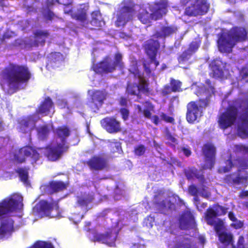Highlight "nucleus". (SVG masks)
<instances>
[{
	"label": "nucleus",
	"instance_id": "1",
	"mask_svg": "<svg viewBox=\"0 0 248 248\" xmlns=\"http://www.w3.org/2000/svg\"><path fill=\"white\" fill-rule=\"evenodd\" d=\"M1 77L13 92L19 90L20 84H27L31 77V74L28 66L10 63L5 66L0 74Z\"/></svg>",
	"mask_w": 248,
	"mask_h": 248
},
{
	"label": "nucleus",
	"instance_id": "2",
	"mask_svg": "<svg viewBox=\"0 0 248 248\" xmlns=\"http://www.w3.org/2000/svg\"><path fill=\"white\" fill-rule=\"evenodd\" d=\"M54 132L61 142L57 143L55 146L48 145L45 147L46 156L51 161L59 160L63 153L68 151L69 146L66 139L70 135L71 130L67 125H63L57 127Z\"/></svg>",
	"mask_w": 248,
	"mask_h": 248
},
{
	"label": "nucleus",
	"instance_id": "3",
	"mask_svg": "<svg viewBox=\"0 0 248 248\" xmlns=\"http://www.w3.org/2000/svg\"><path fill=\"white\" fill-rule=\"evenodd\" d=\"M169 3L167 0H160L149 5V13L146 10L143 9L138 14V19L144 24L150 23L151 19L157 20L162 18L168 11Z\"/></svg>",
	"mask_w": 248,
	"mask_h": 248
},
{
	"label": "nucleus",
	"instance_id": "4",
	"mask_svg": "<svg viewBox=\"0 0 248 248\" xmlns=\"http://www.w3.org/2000/svg\"><path fill=\"white\" fill-rule=\"evenodd\" d=\"M135 77L139 79L138 83L127 81L125 88V93L128 96H136L138 99L142 98V94L149 96L152 90L149 87V82L143 78L139 70L133 72Z\"/></svg>",
	"mask_w": 248,
	"mask_h": 248
},
{
	"label": "nucleus",
	"instance_id": "5",
	"mask_svg": "<svg viewBox=\"0 0 248 248\" xmlns=\"http://www.w3.org/2000/svg\"><path fill=\"white\" fill-rule=\"evenodd\" d=\"M210 97L209 95L205 98L192 101L187 104L186 118L189 124H194L202 115L203 108L209 105Z\"/></svg>",
	"mask_w": 248,
	"mask_h": 248
},
{
	"label": "nucleus",
	"instance_id": "6",
	"mask_svg": "<svg viewBox=\"0 0 248 248\" xmlns=\"http://www.w3.org/2000/svg\"><path fill=\"white\" fill-rule=\"evenodd\" d=\"M34 215L41 217H61L58 204L55 201L48 202L46 200L40 201L32 208Z\"/></svg>",
	"mask_w": 248,
	"mask_h": 248
},
{
	"label": "nucleus",
	"instance_id": "7",
	"mask_svg": "<svg viewBox=\"0 0 248 248\" xmlns=\"http://www.w3.org/2000/svg\"><path fill=\"white\" fill-rule=\"evenodd\" d=\"M114 58L115 61L112 62L108 56L106 57L102 61L93 65V70L97 74L103 75L113 72L117 66L122 68L124 65L122 55L116 53Z\"/></svg>",
	"mask_w": 248,
	"mask_h": 248
},
{
	"label": "nucleus",
	"instance_id": "8",
	"mask_svg": "<svg viewBox=\"0 0 248 248\" xmlns=\"http://www.w3.org/2000/svg\"><path fill=\"white\" fill-rule=\"evenodd\" d=\"M23 198L21 195L14 193L5 198L0 202V218L17 211L20 204H22Z\"/></svg>",
	"mask_w": 248,
	"mask_h": 248
},
{
	"label": "nucleus",
	"instance_id": "9",
	"mask_svg": "<svg viewBox=\"0 0 248 248\" xmlns=\"http://www.w3.org/2000/svg\"><path fill=\"white\" fill-rule=\"evenodd\" d=\"M227 208L219 205L218 203L213 205V207H209L205 213V219L207 224L214 226L216 233L218 235L223 228L222 221L219 219L217 222L216 219L217 217L224 215L227 213Z\"/></svg>",
	"mask_w": 248,
	"mask_h": 248
},
{
	"label": "nucleus",
	"instance_id": "10",
	"mask_svg": "<svg viewBox=\"0 0 248 248\" xmlns=\"http://www.w3.org/2000/svg\"><path fill=\"white\" fill-rule=\"evenodd\" d=\"M238 115L237 107L233 105H229L218 117L217 123L219 128L225 130L232 126L236 121Z\"/></svg>",
	"mask_w": 248,
	"mask_h": 248
},
{
	"label": "nucleus",
	"instance_id": "11",
	"mask_svg": "<svg viewBox=\"0 0 248 248\" xmlns=\"http://www.w3.org/2000/svg\"><path fill=\"white\" fill-rule=\"evenodd\" d=\"M225 166L219 167L217 169L219 173H226L230 171L234 166L238 168L237 170H239L240 172L244 174L248 173L245 170H248V159L242 156H238L236 158L232 160V155H230L229 158L225 161Z\"/></svg>",
	"mask_w": 248,
	"mask_h": 248
},
{
	"label": "nucleus",
	"instance_id": "12",
	"mask_svg": "<svg viewBox=\"0 0 248 248\" xmlns=\"http://www.w3.org/2000/svg\"><path fill=\"white\" fill-rule=\"evenodd\" d=\"M26 157H30L31 164L35 163L40 158V154L33 147L25 146L19 149L18 152L15 154V159L18 163L25 162Z\"/></svg>",
	"mask_w": 248,
	"mask_h": 248
},
{
	"label": "nucleus",
	"instance_id": "13",
	"mask_svg": "<svg viewBox=\"0 0 248 248\" xmlns=\"http://www.w3.org/2000/svg\"><path fill=\"white\" fill-rule=\"evenodd\" d=\"M209 4L206 0H194L191 5L186 7L185 15L188 16H196L205 15L208 11Z\"/></svg>",
	"mask_w": 248,
	"mask_h": 248
},
{
	"label": "nucleus",
	"instance_id": "14",
	"mask_svg": "<svg viewBox=\"0 0 248 248\" xmlns=\"http://www.w3.org/2000/svg\"><path fill=\"white\" fill-rule=\"evenodd\" d=\"M202 152L205 158V163L202 166V168L203 170H211L215 164L216 154L215 147L212 143H206L202 146Z\"/></svg>",
	"mask_w": 248,
	"mask_h": 248
},
{
	"label": "nucleus",
	"instance_id": "15",
	"mask_svg": "<svg viewBox=\"0 0 248 248\" xmlns=\"http://www.w3.org/2000/svg\"><path fill=\"white\" fill-rule=\"evenodd\" d=\"M248 180V173L243 175L240 172L239 170L236 171L226 174L223 178V183L230 186H235L239 185H247Z\"/></svg>",
	"mask_w": 248,
	"mask_h": 248
},
{
	"label": "nucleus",
	"instance_id": "16",
	"mask_svg": "<svg viewBox=\"0 0 248 248\" xmlns=\"http://www.w3.org/2000/svg\"><path fill=\"white\" fill-rule=\"evenodd\" d=\"M134 10L128 6L122 7L117 12L115 25L117 27H124L133 19Z\"/></svg>",
	"mask_w": 248,
	"mask_h": 248
},
{
	"label": "nucleus",
	"instance_id": "17",
	"mask_svg": "<svg viewBox=\"0 0 248 248\" xmlns=\"http://www.w3.org/2000/svg\"><path fill=\"white\" fill-rule=\"evenodd\" d=\"M38 120V118L36 114H32L20 118L18 122L19 130L22 133H26L28 130L33 129Z\"/></svg>",
	"mask_w": 248,
	"mask_h": 248
},
{
	"label": "nucleus",
	"instance_id": "18",
	"mask_svg": "<svg viewBox=\"0 0 248 248\" xmlns=\"http://www.w3.org/2000/svg\"><path fill=\"white\" fill-rule=\"evenodd\" d=\"M107 93L105 91L95 90L91 95V100L89 101L90 107L95 110H98L106 99Z\"/></svg>",
	"mask_w": 248,
	"mask_h": 248
},
{
	"label": "nucleus",
	"instance_id": "19",
	"mask_svg": "<svg viewBox=\"0 0 248 248\" xmlns=\"http://www.w3.org/2000/svg\"><path fill=\"white\" fill-rule=\"evenodd\" d=\"M101 126L109 133H116L121 130L120 122L112 117H107L101 120Z\"/></svg>",
	"mask_w": 248,
	"mask_h": 248
},
{
	"label": "nucleus",
	"instance_id": "20",
	"mask_svg": "<svg viewBox=\"0 0 248 248\" xmlns=\"http://www.w3.org/2000/svg\"><path fill=\"white\" fill-rule=\"evenodd\" d=\"M86 164L91 170H101L107 167L108 161L106 158L95 155L86 161Z\"/></svg>",
	"mask_w": 248,
	"mask_h": 248
},
{
	"label": "nucleus",
	"instance_id": "21",
	"mask_svg": "<svg viewBox=\"0 0 248 248\" xmlns=\"http://www.w3.org/2000/svg\"><path fill=\"white\" fill-rule=\"evenodd\" d=\"M117 236V232H113L112 231L109 230L105 233H96L94 235L93 238L98 242H101L112 247L115 245Z\"/></svg>",
	"mask_w": 248,
	"mask_h": 248
},
{
	"label": "nucleus",
	"instance_id": "22",
	"mask_svg": "<svg viewBox=\"0 0 248 248\" xmlns=\"http://www.w3.org/2000/svg\"><path fill=\"white\" fill-rule=\"evenodd\" d=\"M195 223L194 217L190 210L182 212L179 219V227L181 230L188 229Z\"/></svg>",
	"mask_w": 248,
	"mask_h": 248
},
{
	"label": "nucleus",
	"instance_id": "23",
	"mask_svg": "<svg viewBox=\"0 0 248 248\" xmlns=\"http://www.w3.org/2000/svg\"><path fill=\"white\" fill-rule=\"evenodd\" d=\"M160 46L159 41L153 39L147 40L143 45L145 53L148 57H151L152 58H154V56H157Z\"/></svg>",
	"mask_w": 248,
	"mask_h": 248
},
{
	"label": "nucleus",
	"instance_id": "24",
	"mask_svg": "<svg viewBox=\"0 0 248 248\" xmlns=\"http://www.w3.org/2000/svg\"><path fill=\"white\" fill-rule=\"evenodd\" d=\"M228 36L230 37L235 44L237 42H244L247 40V31L245 28L241 27H233Z\"/></svg>",
	"mask_w": 248,
	"mask_h": 248
},
{
	"label": "nucleus",
	"instance_id": "25",
	"mask_svg": "<svg viewBox=\"0 0 248 248\" xmlns=\"http://www.w3.org/2000/svg\"><path fill=\"white\" fill-rule=\"evenodd\" d=\"M219 51L221 53H230L232 48L235 45L232 39L228 36L227 37L221 36L217 41Z\"/></svg>",
	"mask_w": 248,
	"mask_h": 248
},
{
	"label": "nucleus",
	"instance_id": "26",
	"mask_svg": "<svg viewBox=\"0 0 248 248\" xmlns=\"http://www.w3.org/2000/svg\"><path fill=\"white\" fill-rule=\"evenodd\" d=\"M14 231V221L8 217L1 220L0 223V238L11 235Z\"/></svg>",
	"mask_w": 248,
	"mask_h": 248
},
{
	"label": "nucleus",
	"instance_id": "27",
	"mask_svg": "<svg viewBox=\"0 0 248 248\" xmlns=\"http://www.w3.org/2000/svg\"><path fill=\"white\" fill-rule=\"evenodd\" d=\"M64 13L70 14L71 17L73 19L81 23V26L82 27H86L85 25H87L89 23L87 11L84 8L78 9L77 12L75 13H73L71 9L68 11H65Z\"/></svg>",
	"mask_w": 248,
	"mask_h": 248
},
{
	"label": "nucleus",
	"instance_id": "28",
	"mask_svg": "<svg viewBox=\"0 0 248 248\" xmlns=\"http://www.w3.org/2000/svg\"><path fill=\"white\" fill-rule=\"evenodd\" d=\"M50 33L47 30H37L33 32L34 41L32 46L37 47L39 46H44L46 39L48 38Z\"/></svg>",
	"mask_w": 248,
	"mask_h": 248
},
{
	"label": "nucleus",
	"instance_id": "29",
	"mask_svg": "<svg viewBox=\"0 0 248 248\" xmlns=\"http://www.w3.org/2000/svg\"><path fill=\"white\" fill-rule=\"evenodd\" d=\"M63 60V55L59 52L50 53L48 56L46 64V68L50 70L58 67L59 64Z\"/></svg>",
	"mask_w": 248,
	"mask_h": 248
},
{
	"label": "nucleus",
	"instance_id": "30",
	"mask_svg": "<svg viewBox=\"0 0 248 248\" xmlns=\"http://www.w3.org/2000/svg\"><path fill=\"white\" fill-rule=\"evenodd\" d=\"M67 185L62 181H51L46 186L48 192L51 194L66 189Z\"/></svg>",
	"mask_w": 248,
	"mask_h": 248
},
{
	"label": "nucleus",
	"instance_id": "31",
	"mask_svg": "<svg viewBox=\"0 0 248 248\" xmlns=\"http://www.w3.org/2000/svg\"><path fill=\"white\" fill-rule=\"evenodd\" d=\"M177 31V28L174 26H162L159 31H156L154 36L157 38H165L172 35Z\"/></svg>",
	"mask_w": 248,
	"mask_h": 248
},
{
	"label": "nucleus",
	"instance_id": "32",
	"mask_svg": "<svg viewBox=\"0 0 248 248\" xmlns=\"http://www.w3.org/2000/svg\"><path fill=\"white\" fill-rule=\"evenodd\" d=\"M184 173L188 180L196 178L202 183H204L205 181L204 175L202 173H200V171L195 167L189 168L185 170Z\"/></svg>",
	"mask_w": 248,
	"mask_h": 248
},
{
	"label": "nucleus",
	"instance_id": "33",
	"mask_svg": "<svg viewBox=\"0 0 248 248\" xmlns=\"http://www.w3.org/2000/svg\"><path fill=\"white\" fill-rule=\"evenodd\" d=\"M53 106V103L49 97H46L41 102L36 110L37 114L47 115L50 112L51 108Z\"/></svg>",
	"mask_w": 248,
	"mask_h": 248
},
{
	"label": "nucleus",
	"instance_id": "34",
	"mask_svg": "<svg viewBox=\"0 0 248 248\" xmlns=\"http://www.w3.org/2000/svg\"><path fill=\"white\" fill-rule=\"evenodd\" d=\"M221 62L218 60L213 61L210 64V67L212 73V77L214 78H221L224 75V72L221 67L220 63Z\"/></svg>",
	"mask_w": 248,
	"mask_h": 248
},
{
	"label": "nucleus",
	"instance_id": "35",
	"mask_svg": "<svg viewBox=\"0 0 248 248\" xmlns=\"http://www.w3.org/2000/svg\"><path fill=\"white\" fill-rule=\"evenodd\" d=\"M92 19L90 21L91 24L94 26V28L92 30L100 29L104 24V22L101 19L102 15L98 11H93L92 13Z\"/></svg>",
	"mask_w": 248,
	"mask_h": 248
},
{
	"label": "nucleus",
	"instance_id": "36",
	"mask_svg": "<svg viewBox=\"0 0 248 248\" xmlns=\"http://www.w3.org/2000/svg\"><path fill=\"white\" fill-rule=\"evenodd\" d=\"M93 199V195L89 193H85L83 195L78 197L77 204L80 206L87 207L90 203L92 202Z\"/></svg>",
	"mask_w": 248,
	"mask_h": 248
},
{
	"label": "nucleus",
	"instance_id": "37",
	"mask_svg": "<svg viewBox=\"0 0 248 248\" xmlns=\"http://www.w3.org/2000/svg\"><path fill=\"white\" fill-rule=\"evenodd\" d=\"M29 170V167H25L18 168L16 170V172L18 174L20 180L24 184L28 183Z\"/></svg>",
	"mask_w": 248,
	"mask_h": 248
},
{
	"label": "nucleus",
	"instance_id": "38",
	"mask_svg": "<svg viewBox=\"0 0 248 248\" xmlns=\"http://www.w3.org/2000/svg\"><path fill=\"white\" fill-rule=\"evenodd\" d=\"M201 44V40L199 38H195L189 44L188 49H187L189 52L193 54L195 53L199 48Z\"/></svg>",
	"mask_w": 248,
	"mask_h": 248
},
{
	"label": "nucleus",
	"instance_id": "39",
	"mask_svg": "<svg viewBox=\"0 0 248 248\" xmlns=\"http://www.w3.org/2000/svg\"><path fill=\"white\" fill-rule=\"evenodd\" d=\"M49 134V129L46 125H42L37 128L38 136L43 140L47 139Z\"/></svg>",
	"mask_w": 248,
	"mask_h": 248
},
{
	"label": "nucleus",
	"instance_id": "40",
	"mask_svg": "<svg viewBox=\"0 0 248 248\" xmlns=\"http://www.w3.org/2000/svg\"><path fill=\"white\" fill-rule=\"evenodd\" d=\"M219 240L223 244H229L232 240V235L226 232H222L218 235Z\"/></svg>",
	"mask_w": 248,
	"mask_h": 248
},
{
	"label": "nucleus",
	"instance_id": "41",
	"mask_svg": "<svg viewBox=\"0 0 248 248\" xmlns=\"http://www.w3.org/2000/svg\"><path fill=\"white\" fill-rule=\"evenodd\" d=\"M154 202L159 209L164 208L166 207V203L164 199L163 194H158L154 196Z\"/></svg>",
	"mask_w": 248,
	"mask_h": 248
},
{
	"label": "nucleus",
	"instance_id": "42",
	"mask_svg": "<svg viewBox=\"0 0 248 248\" xmlns=\"http://www.w3.org/2000/svg\"><path fill=\"white\" fill-rule=\"evenodd\" d=\"M170 84L173 92L176 93L182 91L181 88L182 82L180 81L171 78Z\"/></svg>",
	"mask_w": 248,
	"mask_h": 248
},
{
	"label": "nucleus",
	"instance_id": "43",
	"mask_svg": "<svg viewBox=\"0 0 248 248\" xmlns=\"http://www.w3.org/2000/svg\"><path fill=\"white\" fill-rule=\"evenodd\" d=\"M192 55V54L187 50H185L178 57V62L179 63H184L190 59Z\"/></svg>",
	"mask_w": 248,
	"mask_h": 248
},
{
	"label": "nucleus",
	"instance_id": "44",
	"mask_svg": "<svg viewBox=\"0 0 248 248\" xmlns=\"http://www.w3.org/2000/svg\"><path fill=\"white\" fill-rule=\"evenodd\" d=\"M144 103L146 104V108L142 111L143 115L146 118L151 119V111L153 109L154 106L150 101H146Z\"/></svg>",
	"mask_w": 248,
	"mask_h": 248
},
{
	"label": "nucleus",
	"instance_id": "45",
	"mask_svg": "<svg viewBox=\"0 0 248 248\" xmlns=\"http://www.w3.org/2000/svg\"><path fill=\"white\" fill-rule=\"evenodd\" d=\"M234 152L235 153H241L244 155L248 154V146L244 144H236L234 145Z\"/></svg>",
	"mask_w": 248,
	"mask_h": 248
},
{
	"label": "nucleus",
	"instance_id": "46",
	"mask_svg": "<svg viewBox=\"0 0 248 248\" xmlns=\"http://www.w3.org/2000/svg\"><path fill=\"white\" fill-rule=\"evenodd\" d=\"M31 248H54L51 243L42 241H36Z\"/></svg>",
	"mask_w": 248,
	"mask_h": 248
},
{
	"label": "nucleus",
	"instance_id": "47",
	"mask_svg": "<svg viewBox=\"0 0 248 248\" xmlns=\"http://www.w3.org/2000/svg\"><path fill=\"white\" fill-rule=\"evenodd\" d=\"M146 150V147L143 144H139L135 147L134 150V153L137 156L143 155Z\"/></svg>",
	"mask_w": 248,
	"mask_h": 248
},
{
	"label": "nucleus",
	"instance_id": "48",
	"mask_svg": "<svg viewBox=\"0 0 248 248\" xmlns=\"http://www.w3.org/2000/svg\"><path fill=\"white\" fill-rule=\"evenodd\" d=\"M160 116L161 119L165 121L166 123H170L173 124L175 122V120L173 117L171 116H168L164 112H162L160 113Z\"/></svg>",
	"mask_w": 248,
	"mask_h": 248
},
{
	"label": "nucleus",
	"instance_id": "49",
	"mask_svg": "<svg viewBox=\"0 0 248 248\" xmlns=\"http://www.w3.org/2000/svg\"><path fill=\"white\" fill-rule=\"evenodd\" d=\"M174 248H198L193 247L189 243L178 242L174 247Z\"/></svg>",
	"mask_w": 248,
	"mask_h": 248
},
{
	"label": "nucleus",
	"instance_id": "50",
	"mask_svg": "<svg viewBox=\"0 0 248 248\" xmlns=\"http://www.w3.org/2000/svg\"><path fill=\"white\" fill-rule=\"evenodd\" d=\"M188 192L190 195L193 196H197L199 193V190L197 186L194 185H191L188 188Z\"/></svg>",
	"mask_w": 248,
	"mask_h": 248
},
{
	"label": "nucleus",
	"instance_id": "51",
	"mask_svg": "<svg viewBox=\"0 0 248 248\" xmlns=\"http://www.w3.org/2000/svg\"><path fill=\"white\" fill-rule=\"evenodd\" d=\"M120 112L124 120L125 121L128 119L129 115V111L127 108H121L120 109Z\"/></svg>",
	"mask_w": 248,
	"mask_h": 248
},
{
	"label": "nucleus",
	"instance_id": "52",
	"mask_svg": "<svg viewBox=\"0 0 248 248\" xmlns=\"http://www.w3.org/2000/svg\"><path fill=\"white\" fill-rule=\"evenodd\" d=\"M173 92L170 85H166L164 86L163 90L161 91V94L164 95H167L170 93Z\"/></svg>",
	"mask_w": 248,
	"mask_h": 248
},
{
	"label": "nucleus",
	"instance_id": "53",
	"mask_svg": "<svg viewBox=\"0 0 248 248\" xmlns=\"http://www.w3.org/2000/svg\"><path fill=\"white\" fill-rule=\"evenodd\" d=\"M150 64L151 62H149L146 61L143 62L144 70L147 75H150L151 73V70L150 69Z\"/></svg>",
	"mask_w": 248,
	"mask_h": 248
},
{
	"label": "nucleus",
	"instance_id": "54",
	"mask_svg": "<svg viewBox=\"0 0 248 248\" xmlns=\"http://www.w3.org/2000/svg\"><path fill=\"white\" fill-rule=\"evenodd\" d=\"M14 33L12 31H5L1 37V39H2L3 42L6 40V39H9L13 36V34Z\"/></svg>",
	"mask_w": 248,
	"mask_h": 248
},
{
	"label": "nucleus",
	"instance_id": "55",
	"mask_svg": "<svg viewBox=\"0 0 248 248\" xmlns=\"http://www.w3.org/2000/svg\"><path fill=\"white\" fill-rule=\"evenodd\" d=\"M127 99L124 96L120 97L119 102L121 106L126 107L127 106Z\"/></svg>",
	"mask_w": 248,
	"mask_h": 248
},
{
	"label": "nucleus",
	"instance_id": "56",
	"mask_svg": "<svg viewBox=\"0 0 248 248\" xmlns=\"http://www.w3.org/2000/svg\"><path fill=\"white\" fill-rule=\"evenodd\" d=\"M236 248H245L244 238L242 236H240L239 237V239L237 243Z\"/></svg>",
	"mask_w": 248,
	"mask_h": 248
},
{
	"label": "nucleus",
	"instance_id": "57",
	"mask_svg": "<svg viewBox=\"0 0 248 248\" xmlns=\"http://www.w3.org/2000/svg\"><path fill=\"white\" fill-rule=\"evenodd\" d=\"M54 16V13L50 10H48L45 15L46 18L49 20H52Z\"/></svg>",
	"mask_w": 248,
	"mask_h": 248
},
{
	"label": "nucleus",
	"instance_id": "58",
	"mask_svg": "<svg viewBox=\"0 0 248 248\" xmlns=\"http://www.w3.org/2000/svg\"><path fill=\"white\" fill-rule=\"evenodd\" d=\"M166 137L167 139L171 141L172 143H175L176 142L177 140L171 135L170 132H168L167 133Z\"/></svg>",
	"mask_w": 248,
	"mask_h": 248
},
{
	"label": "nucleus",
	"instance_id": "59",
	"mask_svg": "<svg viewBox=\"0 0 248 248\" xmlns=\"http://www.w3.org/2000/svg\"><path fill=\"white\" fill-rule=\"evenodd\" d=\"M240 75L242 79L248 82V71L247 70H243L240 73Z\"/></svg>",
	"mask_w": 248,
	"mask_h": 248
},
{
	"label": "nucleus",
	"instance_id": "60",
	"mask_svg": "<svg viewBox=\"0 0 248 248\" xmlns=\"http://www.w3.org/2000/svg\"><path fill=\"white\" fill-rule=\"evenodd\" d=\"M182 151H183L184 154L186 157L189 156L191 154V151L190 150V149H189V148H186V147H182Z\"/></svg>",
	"mask_w": 248,
	"mask_h": 248
},
{
	"label": "nucleus",
	"instance_id": "61",
	"mask_svg": "<svg viewBox=\"0 0 248 248\" xmlns=\"http://www.w3.org/2000/svg\"><path fill=\"white\" fill-rule=\"evenodd\" d=\"M156 56H154V58H152L151 57H148L149 59L150 60V62H149L152 63L154 62L155 67L158 66L159 65V62L156 60Z\"/></svg>",
	"mask_w": 248,
	"mask_h": 248
},
{
	"label": "nucleus",
	"instance_id": "62",
	"mask_svg": "<svg viewBox=\"0 0 248 248\" xmlns=\"http://www.w3.org/2000/svg\"><path fill=\"white\" fill-rule=\"evenodd\" d=\"M58 106L61 108H65L67 107V103L66 101L63 100H59L58 103Z\"/></svg>",
	"mask_w": 248,
	"mask_h": 248
},
{
	"label": "nucleus",
	"instance_id": "63",
	"mask_svg": "<svg viewBox=\"0 0 248 248\" xmlns=\"http://www.w3.org/2000/svg\"><path fill=\"white\" fill-rule=\"evenodd\" d=\"M228 217L229 219L232 221L235 222L237 221L236 217H235L234 213L232 211L229 212Z\"/></svg>",
	"mask_w": 248,
	"mask_h": 248
},
{
	"label": "nucleus",
	"instance_id": "64",
	"mask_svg": "<svg viewBox=\"0 0 248 248\" xmlns=\"http://www.w3.org/2000/svg\"><path fill=\"white\" fill-rule=\"evenodd\" d=\"M243 225V223L240 221H239L238 222L232 224V226L236 229L242 228Z\"/></svg>",
	"mask_w": 248,
	"mask_h": 248
}]
</instances>
